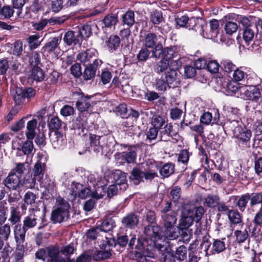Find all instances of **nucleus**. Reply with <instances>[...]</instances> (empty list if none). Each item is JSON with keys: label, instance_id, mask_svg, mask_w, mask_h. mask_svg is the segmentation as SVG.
Wrapping results in <instances>:
<instances>
[{"label": "nucleus", "instance_id": "obj_28", "mask_svg": "<svg viewBox=\"0 0 262 262\" xmlns=\"http://www.w3.org/2000/svg\"><path fill=\"white\" fill-rule=\"evenodd\" d=\"M60 42V39L57 37H53L47 42L41 48V52L43 54H51L54 53L58 48Z\"/></svg>", "mask_w": 262, "mask_h": 262}, {"label": "nucleus", "instance_id": "obj_33", "mask_svg": "<svg viewBox=\"0 0 262 262\" xmlns=\"http://www.w3.org/2000/svg\"><path fill=\"white\" fill-rule=\"evenodd\" d=\"M21 214L18 206H12L10 207V216L8 221L12 225L20 224Z\"/></svg>", "mask_w": 262, "mask_h": 262}, {"label": "nucleus", "instance_id": "obj_49", "mask_svg": "<svg viewBox=\"0 0 262 262\" xmlns=\"http://www.w3.org/2000/svg\"><path fill=\"white\" fill-rule=\"evenodd\" d=\"M114 182L116 185H121L125 184L126 178L125 173L119 170H116L112 173Z\"/></svg>", "mask_w": 262, "mask_h": 262}, {"label": "nucleus", "instance_id": "obj_23", "mask_svg": "<svg viewBox=\"0 0 262 262\" xmlns=\"http://www.w3.org/2000/svg\"><path fill=\"white\" fill-rule=\"evenodd\" d=\"M50 130L54 132L61 129L66 130L67 129V126L66 123L63 122L57 116H53L51 118L48 124Z\"/></svg>", "mask_w": 262, "mask_h": 262}, {"label": "nucleus", "instance_id": "obj_59", "mask_svg": "<svg viewBox=\"0 0 262 262\" xmlns=\"http://www.w3.org/2000/svg\"><path fill=\"white\" fill-rule=\"evenodd\" d=\"M220 201L219 196L217 195L208 194L205 199V203L209 208H214L217 205Z\"/></svg>", "mask_w": 262, "mask_h": 262}, {"label": "nucleus", "instance_id": "obj_10", "mask_svg": "<svg viewBox=\"0 0 262 262\" xmlns=\"http://www.w3.org/2000/svg\"><path fill=\"white\" fill-rule=\"evenodd\" d=\"M35 90L31 87L22 88L16 87L13 94V100L15 103L20 105L24 102L26 98L30 100L35 95Z\"/></svg>", "mask_w": 262, "mask_h": 262}, {"label": "nucleus", "instance_id": "obj_55", "mask_svg": "<svg viewBox=\"0 0 262 262\" xmlns=\"http://www.w3.org/2000/svg\"><path fill=\"white\" fill-rule=\"evenodd\" d=\"M177 71L174 69H170L168 72L165 73L164 78L169 85H171L174 82L177 84Z\"/></svg>", "mask_w": 262, "mask_h": 262}, {"label": "nucleus", "instance_id": "obj_11", "mask_svg": "<svg viewBox=\"0 0 262 262\" xmlns=\"http://www.w3.org/2000/svg\"><path fill=\"white\" fill-rule=\"evenodd\" d=\"M103 63L102 60L100 59H95L93 63H88V65L84 66L85 67L83 73H82V77L84 80L88 81L93 80L96 76L97 69Z\"/></svg>", "mask_w": 262, "mask_h": 262}, {"label": "nucleus", "instance_id": "obj_32", "mask_svg": "<svg viewBox=\"0 0 262 262\" xmlns=\"http://www.w3.org/2000/svg\"><path fill=\"white\" fill-rule=\"evenodd\" d=\"M87 114L80 112L77 117L72 120V127L73 129H81L83 132L84 126L86 123L84 118Z\"/></svg>", "mask_w": 262, "mask_h": 262}, {"label": "nucleus", "instance_id": "obj_57", "mask_svg": "<svg viewBox=\"0 0 262 262\" xmlns=\"http://www.w3.org/2000/svg\"><path fill=\"white\" fill-rule=\"evenodd\" d=\"M234 235L236 237V241L239 244L245 242L249 237V234L247 229L244 230H237L234 232Z\"/></svg>", "mask_w": 262, "mask_h": 262}, {"label": "nucleus", "instance_id": "obj_17", "mask_svg": "<svg viewBox=\"0 0 262 262\" xmlns=\"http://www.w3.org/2000/svg\"><path fill=\"white\" fill-rule=\"evenodd\" d=\"M144 232L147 235L151 236L150 239H162L165 236L163 227L161 228L157 223L156 224L146 225Z\"/></svg>", "mask_w": 262, "mask_h": 262}, {"label": "nucleus", "instance_id": "obj_40", "mask_svg": "<svg viewBox=\"0 0 262 262\" xmlns=\"http://www.w3.org/2000/svg\"><path fill=\"white\" fill-rule=\"evenodd\" d=\"M123 25L128 27H132L135 23V13L132 10H128L121 16V18Z\"/></svg>", "mask_w": 262, "mask_h": 262}, {"label": "nucleus", "instance_id": "obj_1", "mask_svg": "<svg viewBox=\"0 0 262 262\" xmlns=\"http://www.w3.org/2000/svg\"><path fill=\"white\" fill-rule=\"evenodd\" d=\"M143 245L141 247L140 252H136V259L138 262H147V257H153L155 249L160 251L161 253L164 251V248H168L169 245L165 246L164 244L159 243L162 239H149L142 237ZM161 241H160L161 242Z\"/></svg>", "mask_w": 262, "mask_h": 262}, {"label": "nucleus", "instance_id": "obj_60", "mask_svg": "<svg viewBox=\"0 0 262 262\" xmlns=\"http://www.w3.org/2000/svg\"><path fill=\"white\" fill-rule=\"evenodd\" d=\"M40 35L38 34L30 35L27 38V41L29 47L31 49L37 48L40 45V42L38 41Z\"/></svg>", "mask_w": 262, "mask_h": 262}, {"label": "nucleus", "instance_id": "obj_26", "mask_svg": "<svg viewBox=\"0 0 262 262\" xmlns=\"http://www.w3.org/2000/svg\"><path fill=\"white\" fill-rule=\"evenodd\" d=\"M101 137L94 134H90L89 140L90 145L89 147L90 152H94L96 154L102 151V146L100 145V140Z\"/></svg>", "mask_w": 262, "mask_h": 262}, {"label": "nucleus", "instance_id": "obj_6", "mask_svg": "<svg viewBox=\"0 0 262 262\" xmlns=\"http://www.w3.org/2000/svg\"><path fill=\"white\" fill-rule=\"evenodd\" d=\"M163 230L165 237L169 239H177L179 237V229L175 226L177 218L175 215L165 214L162 215Z\"/></svg>", "mask_w": 262, "mask_h": 262}, {"label": "nucleus", "instance_id": "obj_47", "mask_svg": "<svg viewBox=\"0 0 262 262\" xmlns=\"http://www.w3.org/2000/svg\"><path fill=\"white\" fill-rule=\"evenodd\" d=\"M112 255V253L106 250H96L92 256L93 259L96 261H100L102 260L108 259Z\"/></svg>", "mask_w": 262, "mask_h": 262}, {"label": "nucleus", "instance_id": "obj_44", "mask_svg": "<svg viewBox=\"0 0 262 262\" xmlns=\"http://www.w3.org/2000/svg\"><path fill=\"white\" fill-rule=\"evenodd\" d=\"M116 246V239L114 237H105V239L102 241L99 245L101 250H106L111 253L113 251V248Z\"/></svg>", "mask_w": 262, "mask_h": 262}, {"label": "nucleus", "instance_id": "obj_52", "mask_svg": "<svg viewBox=\"0 0 262 262\" xmlns=\"http://www.w3.org/2000/svg\"><path fill=\"white\" fill-rule=\"evenodd\" d=\"M227 215L229 221L233 224H238L242 221L241 214L237 210H230Z\"/></svg>", "mask_w": 262, "mask_h": 262}, {"label": "nucleus", "instance_id": "obj_14", "mask_svg": "<svg viewBox=\"0 0 262 262\" xmlns=\"http://www.w3.org/2000/svg\"><path fill=\"white\" fill-rule=\"evenodd\" d=\"M48 256L47 262H68L69 257L64 258L60 254L59 247L53 245L48 247Z\"/></svg>", "mask_w": 262, "mask_h": 262}, {"label": "nucleus", "instance_id": "obj_54", "mask_svg": "<svg viewBox=\"0 0 262 262\" xmlns=\"http://www.w3.org/2000/svg\"><path fill=\"white\" fill-rule=\"evenodd\" d=\"M250 207L262 204V192L249 193Z\"/></svg>", "mask_w": 262, "mask_h": 262}, {"label": "nucleus", "instance_id": "obj_16", "mask_svg": "<svg viewBox=\"0 0 262 262\" xmlns=\"http://www.w3.org/2000/svg\"><path fill=\"white\" fill-rule=\"evenodd\" d=\"M246 226L249 232H258L262 228V207L255 214L251 222L247 223Z\"/></svg>", "mask_w": 262, "mask_h": 262}, {"label": "nucleus", "instance_id": "obj_30", "mask_svg": "<svg viewBox=\"0 0 262 262\" xmlns=\"http://www.w3.org/2000/svg\"><path fill=\"white\" fill-rule=\"evenodd\" d=\"M260 89L258 85H249L248 89L245 92V95L248 99L257 101L261 96Z\"/></svg>", "mask_w": 262, "mask_h": 262}, {"label": "nucleus", "instance_id": "obj_45", "mask_svg": "<svg viewBox=\"0 0 262 262\" xmlns=\"http://www.w3.org/2000/svg\"><path fill=\"white\" fill-rule=\"evenodd\" d=\"M194 222L192 218V216L182 215L179 220L178 229H189V227Z\"/></svg>", "mask_w": 262, "mask_h": 262}, {"label": "nucleus", "instance_id": "obj_51", "mask_svg": "<svg viewBox=\"0 0 262 262\" xmlns=\"http://www.w3.org/2000/svg\"><path fill=\"white\" fill-rule=\"evenodd\" d=\"M175 165H162V167H158L160 174L164 178H168L174 172Z\"/></svg>", "mask_w": 262, "mask_h": 262}, {"label": "nucleus", "instance_id": "obj_42", "mask_svg": "<svg viewBox=\"0 0 262 262\" xmlns=\"http://www.w3.org/2000/svg\"><path fill=\"white\" fill-rule=\"evenodd\" d=\"M37 124V121L36 119H33L27 122V132H26V135L28 139L32 140L34 138L36 135L35 130L36 128Z\"/></svg>", "mask_w": 262, "mask_h": 262}, {"label": "nucleus", "instance_id": "obj_43", "mask_svg": "<svg viewBox=\"0 0 262 262\" xmlns=\"http://www.w3.org/2000/svg\"><path fill=\"white\" fill-rule=\"evenodd\" d=\"M160 258L162 262H174L176 259L174 251L169 247L167 249L164 248V251L161 253Z\"/></svg>", "mask_w": 262, "mask_h": 262}, {"label": "nucleus", "instance_id": "obj_15", "mask_svg": "<svg viewBox=\"0 0 262 262\" xmlns=\"http://www.w3.org/2000/svg\"><path fill=\"white\" fill-rule=\"evenodd\" d=\"M121 223L125 228L134 229L139 224V216L134 212H129L122 218Z\"/></svg>", "mask_w": 262, "mask_h": 262}, {"label": "nucleus", "instance_id": "obj_56", "mask_svg": "<svg viewBox=\"0 0 262 262\" xmlns=\"http://www.w3.org/2000/svg\"><path fill=\"white\" fill-rule=\"evenodd\" d=\"M169 66V62L167 61L166 59H161L160 61L155 65L154 71L156 73L160 74L164 72L168 69Z\"/></svg>", "mask_w": 262, "mask_h": 262}, {"label": "nucleus", "instance_id": "obj_27", "mask_svg": "<svg viewBox=\"0 0 262 262\" xmlns=\"http://www.w3.org/2000/svg\"><path fill=\"white\" fill-rule=\"evenodd\" d=\"M80 38L77 33L76 34L75 31L69 30L64 34L63 40L67 45L71 46L72 45H80L81 43V39Z\"/></svg>", "mask_w": 262, "mask_h": 262}, {"label": "nucleus", "instance_id": "obj_24", "mask_svg": "<svg viewBox=\"0 0 262 262\" xmlns=\"http://www.w3.org/2000/svg\"><path fill=\"white\" fill-rule=\"evenodd\" d=\"M239 116H235L233 118H227L226 119H225L222 125L223 128L228 131L232 132L234 135L235 130L242 126L239 124Z\"/></svg>", "mask_w": 262, "mask_h": 262}, {"label": "nucleus", "instance_id": "obj_39", "mask_svg": "<svg viewBox=\"0 0 262 262\" xmlns=\"http://www.w3.org/2000/svg\"><path fill=\"white\" fill-rule=\"evenodd\" d=\"M166 117L164 115L154 114L150 120V124L159 129H162V127L166 124Z\"/></svg>", "mask_w": 262, "mask_h": 262}, {"label": "nucleus", "instance_id": "obj_2", "mask_svg": "<svg viewBox=\"0 0 262 262\" xmlns=\"http://www.w3.org/2000/svg\"><path fill=\"white\" fill-rule=\"evenodd\" d=\"M70 205L62 197L58 196L51 213L50 220L54 224L68 221L70 217Z\"/></svg>", "mask_w": 262, "mask_h": 262}, {"label": "nucleus", "instance_id": "obj_41", "mask_svg": "<svg viewBox=\"0 0 262 262\" xmlns=\"http://www.w3.org/2000/svg\"><path fill=\"white\" fill-rule=\"evenodd\" d=\"M143 221L147 222L148 225L156 224L157 215L155 211L151 209L146 208L143 215Z\"/></svg>", "mask_w": 262, "mask_h": 262}, {"label": "nucleus", "instance_id": "obj_46", "mask_svg": "<svg viewBox=\"0 0 262 262\" xmlns=\"http://www.w3.org/2000/svg\"><path fill=\"white\" fill-rule=\"evenodd\" d=\"M236 69V66L231 61L226 60L221 62V69L223 71L224 75L230 77V74Z\"/></svg>", "mask_w": 262, "mask_h": 262}, {"label": "nucleus", "instance_id": "obj_31", "mask_svg": "<svg viewBox=\"0 0 262 262\" xmlns=\"http://www.w3.org/2000/svg\"><path fill=\"white\" fill-rule=\"evenodd\" d=\"M120 42V38L118 35H111L106 40L105 43L109 52L113 53L118 50Z\"/></svg>", "mask_w": 262, "mask_h": 262}, {"label": "nucleus", "instance_id": "obj_7", "mask_svg": "<svg viewBox=\"0 0 262 262\" xmlns=\"http://www.w3.org/2000/svg\"><path fill=\"white\" fill-rule=\"evenodd\" d=\"M159 39L156 33L150 32L145 33L142 39L143 46L152 50V57H156V52L162 48V43Z\"/></svg>", "mask_w": 262, "mask_h": 262}, {"label": "nucleus", "instance_id": "obj_18", "mask_svg": "<svg viewBox=\"0 0 262 262\" xmlns=\"http://www.w3.org/2000/svg\"><path fill=\"white\" fill-rule=\"evenodd\" d=\"M43 10V3L42 0H32L31 4L26 8V12L24 18L27 19L31 18V13L38 14L39 12Z\"/></svg>", "mask_w": 262, "mask_h": 262}, {"label": "nucleus", "instance_id": "obj_34", "mask_svg": "<svg viewBox=\"0 0 262 262\" xmlns=\"http://www.w3.org/2000/svg\"><path fill=\"white\" fill-rule=\"evenodd\" d=\"M77 33L80 39H81L82 42L83 40L87 39L92 35V26L88 24L82 25L78 28Z\"/></svg>", "mask_w": 262, "mask_h": 262}, {"label": "nucleus", "instance_id": "obj_12", "mask_svg": "<svg viewBox=\"0 0 262 262\" xmlns=\"http://www.w3.org/2000/svg\"><path fill=\"white\" fill-rule=\"evenodd\" d=\"M117 217L114 211H108L99 227L100 231L108 232L112 231L116 226L115 218Z\"/></svg>", "mask_w": 262, "mask_h": 262}, {"label": "nucleus", "instance_id": "obj_19", "mask_svg": "<svg viewBox=\"0 0 262 262\" xmlns=\"http://www.w3.org/2000/svg\"><path fill=\"white\" fill-rule=\"evenodd\" d=\"M27 231L21 224H17L14 226L13 234L16 245L20 246L24 243Z\"/></svg>", "mask_w": 262, "mask_h": 262}, {"label": "nucleus", "instance_id": "obj_48", "mask_svg": "<svg viewBox=\"0 0 262 262\" xmlns=\"http://www.w3.org/2000/svg\"><path fill=\"white\" fill-rule=\"evenodd\" d=\"M10 232V226L8 224H5L2 227H0V250L3 247L4 241H6L8 238Z\"/></svg>", "mask_w": 262, "mask_h": 262}, {"label": "nucleus", "instance_id": "obj_38", "mask_svg": "<svg viewBox=\"0 0 262 262\" xmlns=\"http://www.w3.org/2000/svg\"><path fill=\"white\" fill-rule=\"evenodd\" d=\"M45 77V73L40 67L32 68L30 78L35 80L36 82L42 81Z\"/></svg>", "mask_w": 262, "mask_h": 262}, {"label": "nucleus", "instance_id": "obj_29", "mask_svg": "<svg viewBox=\"0 0 262 262\" xmlns=\"http://www.w3.org/2000/svg\"><path fill=\"white\" fill-rule=\"evenodd\" d=\"M118 21V16L116 14L109 13L106 15L102 20V28L104 29L115 28Z\"/></svg>", "mask_w": 262, "mask_h": 262}, {"label": "nucleus", "instance_id": "obj_20", "mask_svg": "<svg viewBox=\"0 0 262 262\" xmlns=\"http://www.w3.org/2000/svg\"><path fill=\"white\" fill-rule=\"evenodd\" d=\"M96 57V51L93 48H90L85 51H81L77 55V59L83 66L88 65L91 63V60L93 58Z\"/></svg>", "mask_w": 262, "mask_h": 262}, {"label": "nucleus", "instance_id": "obj_13", "mask_svg": "<svg viewBox=\"0 0 262 262\" xmlns=\"http://www.w3.org/2000/svg\"><path fill=\"white\" fill-rule=\"evenodd\" d=\"M208 26L206 22L199 23L196 18L194 17H188V23H187V28L189 30H193L195 32H199L202 36H207V28Z\"/></svg>", "mask_w": 262, "mask_h": 262}, {"label": "nucleus", "instance_id": "obj_62", "mask_svg": "<svg viewBox=\"0 0 262 262\" xmlns=\"http://www.w3.org/2000/svg\"><path fill=\"white\" fill-rule=\"evenodd\" d=\"M46 165H34L33 169L34 178L35 180L41 179L45 171Z\"/></svg>", "mask_w": 262, "mask_h": 262}, {"label": "nucleus", "instance_id": "obj_25", "mask_svg": "<svg viewBox=\"0 0 262 262\" xmlns=\"http://www.w3.org/2000/svg\"><path fill=\"white\" fill-rule=\"evenodd\" d=\"M176 55V53L172 47L163 48L162 46V49L160 50L159 52H156V56L152 57L156 58H161L162 59H166L167 61L169 62L170 60L175 57Z\"/></svg>", "mask_w": 262, "mask_h": 262}, {"label": "nucleus", "instance_id": "obj_3", "mask_svg": "<svg viewBox=\"0 0 262 262\" xmlns=\"http://www.w3.org/2000/svg\"><path fill=\"white\" fill-rule=\"evenodd\" d=\"M209 235H205L203 237L200 248L203 250L205 256H209L213 254H219L226 249V239L225 237L220 238H212L210 240Z\"/></svg>", "mask_w": 262, "mask_h": 262}, {"label": "nucleus", "instance_id": "obj_50", "mask_svg": "<svg viewBox=\"0 0 262 262\" xmlns=\"http://www.w3.org/2000/svg\"><path fill=\"white\" fill-rule=\"evenodd\" d=\"M187 251V247L184 245L180 246L177 248L174 252L176 259L179 261L186 260Z\"/></svg>", "mask_w": 262, "mask_h": 262}, {"label": "nucleus", "instance_id": "obj_21", "mask_svg": "<svg viewBox=\"0 0 262 262\" xmlns=\"http://www.w3.org/2000/svg\"><path fill=\"white\" fill-rule=\"evenodd\" d=\"M3 184L10 190H16L20 184V177L15 173L11 172L4 180Z\"/></svg>", "mask_w": 262, "mask_h": 262}, {"label": "nucleus", "instance_id": "obj_64", "mask_svg": "<svg viewBox=\"0 0 262 262\" xmlns=\"http://www.w3.org/2000/svg\"><path fill=\"white\" fill-rule=\"evenodd\" d=\"M92 259V256L84 252L78 256L76 259H71L70 257H69L68 262H90Z\"/></svg>", "mask_w": 262, "mask_h": 262}, {"label": "nucleus", "instance_id": "obj_61", "mask_svg": "<svg viewBox=\"0 0 262 262\" xmlns=\"http://www.w3.org/2000/svg\"><path fill=\"white\" fill-rule=\"evenodd\" d=\"M242 34L243 38L245 41L246 44L249 45L250 42H251L254 38V31L251 28H244Z\"/></svg>", "mask_w": 262, "mask_h": 262}, {"label": "nucleus", "instance_id": "obj_9", "mask_svg": "<svg viewBox=\"0 0 262 262\" xmlns=\"http://www.w3.org/2000/svg\"><path fill=\"white\" fill-rule=\"evenodd\" d=\"M72 95L74 99L77 100L75 105L78 111L87 114L88 111L92 106L90 100L92 96L85 95L80 90L79 92H73Z\"/></svg>", "mask_w": 262, "mask_h": 262}, {"label": "nucleus", "instance_id": "obj_5", "mask_svg": "<svg viewBox=\"0 0 262 262\" xmlns=\"http://www.w3.org/2000/svg\"><path fill=\"white\" fill-rule=\"evenodd\" d=\"M151 165H147V167L141 169L138 168H134L132 171L131 176L133 177V180L136 181V184H139L141 182H144V180L146 182H151L155 178L158 177L157 170L158 167H156V169H152L150 167Z\"/></svg>", "mask_w": 262, "mask_h": 262}, {"label": "nucleus", "instance_id": "obj_53", "mask_svg": "<svg viewBox=\"0 0 262 262\" xmlns=\"http://www.w3.org/2000/svg\"><path fill=\"white\" fill-rule=\"evenodd\" d=\"M249 193L242 194L237 200L236 205L239 210L243 212L246 208L248 201H249Z\"/></svg>", "mask_w": 262, "mask_h": 262}, {"label": "nucleus", "instance_id": "obj_58", "mask_svg": "<svg viewBox=\"0 0 262 262\" xmlns=\"http://www.w3.org/2000/svg\"><path fill=\"white\" fill-rule=\"evenodd\" d=\"M150 21L154 25H159L164 20L161 11L155 10L150 15Z\"/></svg>", "mask_w": 262, "mask_h": 262}, {"label": "nucleus", "instance_id": "obj_22", "mask_svg": "<svg viewBox=\"0 0 262 262\" xmlns=\"http://www.w3.org/2000/svg\"><path fill=\"white\" fill-rule=\"evenodd\" d=\"M234 136L242 143H247L250 141L251 137V132L245 126L237 128L235 130Z\"/></svg>", "mask_w": 262, "mask_h": 262}, {"label": "nucleus", "instance_id": "obj_36", "mask_svg": "<svg viewBox=\"0 0 262 262\" xmlns=\"http://www.w3.org/2000/svg\"><path fill=\"white\" fill-rule=\"evenodd\" d=\"M169 194L171 201L175 204V206H179L180 204H181L182 189L180 186H174L171 189Z\"/></svg>", "mask_w": 262, "mask_h": 262}, {"label": "nucleus", "instance_id": "obj_4", "mask_svg": "<svg viewBox=\"0 0 262 262\" xmlns=\"http://www.w3.org/2000/svg\"><path fill=\"white\" fill-rule=\"evenodd\" d=\"M142 236H138L136 237L135 234H130L129 236L126 234L120 235L117 234L116 239V245L119 247L125 248L127 246L128 247V250H134L135 258H136V252H140L141 247L143 245Z\"/></svg>", "mask_w": 262, "mask_h": 262}, {"label": "nucleus", "instance_id": "obj_8", "mask_svg": "<svg viewBox=\"0 0 262 262\" xmlns=\"http://www.w3.org/2000/svg\"><path fill=\"white\" fill-rule=\"evenodd\" d=\"M115 145H119L122 149V147L126 148L128 147V151L127 152H117L114 155V157L116 162L118 164H127L134 163L137 164L135 161L137 158V152L135 150H133L131 149V146L123 144H118L116 142Z\"/></svg>", "mask_w": 262, "mask_h": 262}, {"label": "nucleus", "instance_id": "obj_35", "mask_svg": "<svg viewBox=\"0 0 262 262\" xmlns=\"http://www.w3.org/2000/svg\"><path fill=\"white\" fill-rule=\"evenodd\" d=\"M152 50L144 46L141 48L136 55L138 61L140 63L145 62L152 56Z\"/></svg>", "mask_w": 262, "mask_h": 262}, {"label": "nucleus", "instance_id": "obj_37", "mask_svg": "<svg viewBox=\"0 0 262 262\" xmlns=\"http://www.w3.org/2000/svg\"><path fill=\"white\" fill-rule=\"evenodd\" d=\"M37 220L35 213H30L24 218L22 225L28 230L36 226Z\"/></svg>", "mask_w": 262, "mask_h": 262}, {"label": "nucleus", "instance_id": "obj_63", "mask_svg": "<svg viewBox=\"0 0 262 262\" xmlns=\"http://www.w3.org/2000/svg\"><path fill=\"white\" fill-rule=\"evenodd\" d=\"M156 88L159 91L164 92L167 88H172V86L169 85L165 78L162 77L156 80Z\"/></svg>", "mask_w": 262, "mask_h": 262}]
</instances>
